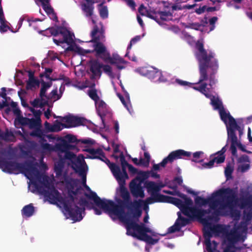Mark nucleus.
<instances>
[{
	"label": "nucleus",
	"instance_id": "f257e3e1",
	"mask_svg": "<svg viewBox=\"0 0 252 252\" xmlns=\"http://www.w3.org/2000/svg\"><path fill=\"white\" fill-rule=\"evenodd\" d=\"M236 191L230 188H221L212 194V196L204 198L197 196L194 199L195 203L199 206L209 204L211 209L215 210L219 206V209L216 210L213 215L218 216L220 210L228 208L232 210L238 201Z\"/></svg>",
	"mask_w": 252,
	"mask_h": 252
},
{
	"label": "nucleus",
	"instance_id": "f03ea898",
	"mask_svg": "<svg viewBox=\"0 0 252 252\" xmlns=\"http://www.w3.org/2000/svg\"><path fill=\"white\" fill-rule=\"evenodd\" d=\"M196 47L198 50L195 56L198 62L199 83L209 80V85L212 87L217 81L215 74L219 68L218 60L215 59V53L212 52L207 53L203 43L197 42Z\"/></svg>",
	"mask_w": 252,
	"mask_h": 252
},
{
	"label": "nucleus",
	"instance_id": "7ed1b4c3",
	"mask_svg": "<svg viewBox=\"0 0 252 252\" xmlns=\"http://www.w3.org/2000/svg\"><path fill=\"white\" fill-rule=\"evenodd\" d=\"M120 187L121 196L123 200L118 201V204H115L111 200V214H114L118 216L121 221L124 220V218H127L125 209H127L128 213L132 215V217L136 220L139 219L141 217L142 211L141 209V203L143 201L141 200L131 201L130 196L125 185Z\"/></svg>",
	"mask_w": 252,
	"mask_h": 252
},
{
	"label": "nucleus",
	"instance_id": "20e7f679",
	"mask_svg": "<svg viewBox=\"0 0 252 252\" xmlns=\"http://www.w3.org/2000/svg\"><path fill=\"white\" fill-rule=\"evenodd\" d=\"M0 168L4 172L9 174H24L29 178L28 175L35 172L38 174V169L32 160H27L24 163H19L15 161H8L5 159L0 161Z\"/></svg>",
	"mask_w": 252,
	"mask_h": 252
},
{
	"label": "nucleus",
	"instance_id": "39448f33",
	"mask_svg": "<svg viewBox=\"0 0 252 252\" xmlns=\"http://www.w3.org/2000/svg\"><path fill=\"white\" fill-rule=\"evenodd\" d=\"M92 40L91 42L94 43L93 45L94 50L86 51V53L95 52V56L97 59H100L105 63H110V54L107 51L106 47L100 42L103 35L102 32L99 30L97 26L94 27L91 33Z\"/></svg>",
	"mask_w": 252,
	"mask_h": 252
},
{
	"label": "nucleus",
	"instance_id": "423d86ee",
	"mask_svg": "<svg viewBox=\"0 0 252 252\" xmlns=\"http://www.w3.org/2000/svg\"><path fill=\"white\" fill-rule=\"evenodd\" d=\"M138 220L135 219H131L128 217L124 218V220L121 221L123 222L126 229V234L136 238L140 240L141 238H145V236L148 235L147 233H149L153 236H156V233L153 231L150 228L147 227L145 225L141 223L140 224H138L135 221Z\"/></svg>",
	"mask_w": 252,
	"mask_h": 252
},
{
	"label": "nucleus",
	"instance_id": "0eeeda50",
	"mask_svg": "<svg viewBox=\"0 0 252 252\" xmlns=\"http://www.w3.org/2000/svg\"><path fill=\"white\" fill-rule=\"evenodd\" d=\"M195 84H200V85L199 86L193 87L192 88L204 94L207 98L210 99L211 103L215 109L219 110L220 111L221 108H224L222 102L218 98H215V96L211 94L210 90L213 85L212 87L210 86V88H208L207 87L208 85L209 86V84H207L205 81L199 83V81L195 83Z\"/></svg>",
	"mask_w": 252,
	"mask_h": 252
},
{
	"label": "nucleus",
	"instance_id": "6e6552de",
	"mask_svg": "<svg viewBox=\"0 0 252 252\" xmlns=\"http://www.w3.org/2000/svg\"><path fill=\"white\" fill-rule=\"evenodd\" d=\"M87 190L89 193L85 192L84 195L89 200L93 201L94 204L97 207L102 209L103 212L110 217V200L101 199L97 194L92 191L89 187L85 185Z\"/></svg>",
	"mask_w": 252,
	"mask_h": 252
},
{
	"label": "nucleus",
	"instance_id": "1a4fd4ad",
	"mask_svg": "<svg viewBox=\"0 0 252 252\" xmlns=\"http://www.w3.org/2000/svg\"><path fill=\"white\" fill-rule=\"evenodd\" d=\"M34 186L38 191L44 195L50 203L53 204H57V202H59L63 204V198L61 196L60 193L57 190L54 186H52L50 189H48L49 190H47L43 188L42 186L34 184Z\"/></svg>",
	"mask_w": 252,
	"mask_h": 252
},
{
	"label": "nucleus",
	"instance_id": "9d476101",
	"mask_svg": "<svg viewBox=\"0 0 252 252\" xmlns=\"http://www.w3.org/2000/svg\"><path fill=\"white\" fill-rule=\"evenodd\" d=\"M59 32L63 36L62 39H57L53 38V41L57 45H59L61 43H65L69 46L66 49V51H73L74 50V41L73 39L74 34L70 32L66 28H60Z\"/></svg>",
	"mask_w": 252,
	"mask_h": 252
},
{
	"label": "nucleus",
	"instance_id": "9b49d317",
	"mask_svg": "<svg viewBox=\"0 0 252 252\" xmlns=\"http://www.w3.org/2000/svg\"><path fill=\"white\" fill-rule=\"evenodd\" d=\"M63 204L64 210L68 213V215L74 221H79L82 220V213L85 211L84 208H80L77 205L72 208L69 203V200H64Z\"/></svg>",
	"mask_w": 252,
	"mask_h": 252
},
{
	"label": "nucleus",
	"instance_id": "f8f14e48",
	"mask_svg": "<svg viewBox=\"0 0 252 252\" xmlns=\"http://www.w3.org/2000/svg\"><path fill=\"white\" fill-rule=\"evenodd\" d=\"M191 153L179 149L173 151L169 153L167 157L164 158L161 162V167H165L168 163H172L175 160L190 157Z\"/></svg>",
	"mask_w": 252,
	"mask_h": 252
},
{
	"label": "nucleus",
	"instance_id": "ddd939ff",
	"mask_svg": "<svg viewBox=\"0 0 252 252\" xmlns=\"http://www.w3.org/2000/svg\"><path fill=\"white\" fill-rule=\"evenodd\" d=\"M244 129V126L238 125L236 121L231 126H227V142L229 140L230 141L232 149H233L234 152L235 151L234 144L236 143V140H238L235 130L238 131L239 137H241L243 134Z\"/></svg>",
	"mask_w": 252,
	"mask_h": 252
},
{
	"label": "nucleus",
	"instance_id": "4468645a",
	"mask_svg": "<svg viewBox=\"0 0 252 252\" xmlns=\"http://www.w3.org/2000/svg\"><path fill=\"white\" fill-rule=\"evenodd\" d=\"M111 172L120 186L126 184V180L128 178L126 169L121 170L120 167L115 163L111 162Z\"/></svg>",
	"mask_w": 252,
	"mask_h": 252
},
{
	"label": "nucleus",
	"instance_id": "2eb2a0df",
	"mask_svg": "<svg viewBox=\"0 0 252 252\" xmlns=\"http://www.w3.org/2000/svg\"><path fill=\"white\" fill-rule=\"evenodd\" d=\"M85 151L91 154V158H97L105 162L110 169V161L105 157L103 150L100 148H88Z\"/></svg>",
	"mask_w": 252,
	"mask_h": 252
},
{
	"label": "nucleus",
	"instance_id": "dca6fc26",
	"mask_svg": "<svg viewBox=\"0 0 252 252\" xmlns=\"http://www.w3.org/2000/svg\"><path fill=\"white\" fill-rule=\"evenodd\" d=\"M127 63L123 58L120 57L117 53H113L111 56V70L113 67H115L120 70L126 68ZM113 77L111 72V77Z\"/></svg>",
	"mask_w": 252,
	"mask_h": 252
},
{
	"label": "nucleus",
	"instance_id": "f3484780",
	"mask_svg": "<svg viewBox=\"0 0 252 252\" xmlns=\"http://www.w3.org/2000/svg\"><path fill=\"white\" fill-rule=\"evenodd\" d=\"M192 205H187L183 209V213L190 219H201V209L192 207Z\"/></svg>",
	"mask_w": 252,
	"mask_h": 252
},
{
	"label": "nucleus",
	"instance_id": "a211bd4d",
	"mask_svg": "<svg viewBox=\"0 0 252 252\" xmlns=\"http://www.w3.org/2000/svg\"><path fill=\"white\" fill-rule=\"evenodd\" d=\"M71 168L77 173H82L83 171L88 170L87 165L83 158L76 157L71 162Z\"/></svg>",
	"mask_w": 252,
	"mask_h": 252
},
{
	"label": "nucleus",
	"instance_id": "6ab92c4d",
	"mask_svg": "<svg viewBox=\"0 0 252 252\" xmlns=\"http://www.w3.org/2000/svg\"><path fill=\"white\" fill-rule=\"evenodd\" d=\"M129 189L133 197L136 198L144 197V191L141 184L136 183L135 181H131L129 184Z\"/></svg>",
	"mask_w": 252,
	"mask_h": 252
},
{
	"label": "nucleus",
	"instance_id": "aec40b11",
	"mask_svg": "<svg viewBox=\"0 0 252 252\" xmlns=\"http://www.w3.org/2000/svg\"><path fill=\"white\" fill-rule=\"evenodd\" d=\"M159 11H156V10H149L145 7L143 4L140 5L138 8V12L142 16H146V17L153 19L156 21L158 24H160L159 18L156 16Z\"/></svg>",
	"mask_w": 252,
	"mask_h": 252
},
{
	"label": "nucleus",
	"instance_id": "412c9836",
	"mask_svg": "<svg viewBox=\"0 0 252 252\" xmlns=\"http://www.w3.org/2000/svg\"><path fill=\"white\" fill-rule=\"evenodd\" d=\"M63 119L68 125V127L84 125L86 121V119L83 118L74 116H66L63 117Z\"/></svg>",
	"mask_w": 252,
	"mask_h": 252
},
{
	"label": "nucleus",
	"instance_id": "4be33fe9",
	"mask_svg": "<svg viewBox=\"0 0 252 252\" xmlns=\"http://www.w3.org/2000/svg\"><path fill=\"white\" fill-rule=\"evenodd\" d=\"M38 174H36L35 172H31L30 174L28 175L29 179L34 177L36 179L42 184L44 187L47 189H50L52 185H51L49 181V178L48 176L42 175L40 174L38 170Z\"/></svg>",
	"mask_w": 252,
	"mask_h": 252
},
{
	"label": "nucleus",
	"instance_id": "5701e85b",
	"mask_svg": "<svg viewBox=\"0 0 252 252\" xmlns=\"http://www.w3.org/2000/svg\"><path fill=\"white\" fill-rule=\"evenodd\" d=\"M90 70L92 73L91 79H94L96 76L100 77L102 73V63H99L97 60H95L90 61Z\"/></svg>",
	"mask_w": 252,
	"mask_h": 252
},
{
	"label": "nucleus",
	"instance_id": "b1692460",
	"mask_svg": "<svg viewBox=\"0 0 252 252\" xmlns=\"http://www.w3.org/2000/svg\"><path fill=\"white\" fill-rule=\"evenodd\" d=\"M95 105L97 113L101 118L104 126H105L104 124L105 117L107 113L106 104L103 101L99 99L95 103Z\"/></svg>",
	"mask_w": 252,
	"mask_h": 252
},
{
	"label": "nucleus",
	"instance_id": "393cba45",
	"mask_svg": "<svg viewBox=\"0 0 252 252\" xmlns=\"http://www.w3.org/2000/svg\"><path fill=\"white\" fill-rule=\"evenodd\" d=\"M55 150L56 151L63 153V151L74 150L78 151L76 145H72L68 143L66 141H63L62 142L57 143L55 145Z\"/></svg>",
	"mask_w": 252,
	"mask_h": 252
},
{
	"label": "nucleus",
	"instance_id": "a878e982",
	"mask_svg": "<svg viewBox=\"0 0 252 252\" xmlns=\"http://www.w3.org/2000/svg\"><path fill=\"white\" fill-rule=\"evenodd\" d=\"M78 204L83 207H86L88 209L91 210L93 209L94 211L95 215H100L102 214V212L103 211L102 209H100L95 206L94 203L89 202L85 198L81 197L79 199Z\"/></svg>",
	"mask_w": 252,
	"mask_h": 252
},
{
	"label": "nucleus",
	"instance_id": "bb28decb",
	"mask_svg": "<svg viewBox=\"0 0 252 252\" xmlns=\"http://www.w3.org/2000/svg\"><path fill=\"white\" fill-rule=\"evenodd\" d=\"M228 245L234 246L241 239V234L236 230H231L226 235Z\"/></svg>",
	"mask_w": 252,
	"mask_h": 252
},
{
	"label": "nucleus",
	"instance_id": "cd10ccee",
	"mask_svg": "<svg viewBox=\"0 0 252 252\" xmlns=\"http://www.w3.org/2000/svg\"><path fill=\"white\" fill-rule=\"evenodd\" d=\"M163 202L170 203L174 204L179 208L182 213L183 212V209H185V207L187 206L182 200L179 198L164 195Z\"/></svg>",
	"mask_w": 252,
	"mask_h": 252
},
{
	"label": "nucleus",
	"instance_id": "c85d7f7f",
	"mask_svg": "<svg viewBox=\"0 0 252 252\" xmlns=\"http://www.w3.org/2000/svg\"><path fill=\"white\" fill-rule=\"evenodd\" d=\"M221 120L227 126H231L236 121V120L229 114L227 113L224 108H221L219 111Z\"/></svg>",
	"mask_w": 252,
	"mask_h": 252
},
{
	"label": "nucleus",
	"instance_id": "c756f323",
	"mask_svg": "<svg viewBox=\"0 0 252 252\" xmlns=\"http://www.w3.org/2000/svg\"><path fill=\"white\" fill-rule=\"evenodd\" d=\"M212 157L214 158L211 159L208 162L205 163L203 164L204 167L211 168L213 167L214 163L216 162L217 164H220L223 163L225 159V156H222L220 154H217Z\"/></svg>",
	"mask_w": 252,
	"mask_h": 252
},
{
	"label": "nucleus",
	"instance_id": "7c9ffc66",
	"mask_svg": "<svg viewBox=\"0 0 252 252\" xmlns=\"http://www.w3.org/2000/svg\"><path fill=\"white\" fill-rule=\"evenodd\" d=\"M82 8L86 16L90 18L92 23L95 24V21L93 17L94 10L93 4L89 2L83 3L82 5Z\"/></svg>",
	"mask_w": 252,
	"mask_h": 252
},
{
	"label": "nucleus",
	"instance_id": "2f4dec72",
	"mask_svg": "<svg viewBox=\"0 0 252 252\" xmlns=\"http://www.w3.org/2000/svg\"><path fill=\"white\" fill-rule=\"evenodd\" d=\"M144 75L152 81L157 82L158 75H160V70L153 68L151 70L146 68L143 69Z\"/></svg>",
	"mask_w": 252,
	"mask_h": 252
},
{
	"label": "nucleus",
	"instance_id": "473e14b6",
	"mask_svg": "<svg viewBox=\"0 0 252 252\" xmlns=\"http://www.w3.org/2000/svg\"><path fill=\"white\" fill-rule=\"evenodd\" d=\"M61 28H65V27L62 26H58L56 28L50 27L47 28L45 30L40 31L39 33L42 34L43 35L49 37L51 35L56 36L60 34V32H59V31Z\"/></svg>",
	"mask_w": 252,
	"mask_h": 252
},
{
	"label": "nucleus",
	"instance_id": "72a5a7b5",
	"mask_svg": "<svg viewBox=\"0 0 252 252\" xmlns=\"http://www.w3.org/2000/svg\"><path fill=\"white\" fill-rule=\"evenodd\" d=\"M145 186L147 191L151 195L160 194L159 193V188L157 184L153 181H148L145 183Z\"/></svg>",
	"mask_w": 252,
	"mask_h": 252
},
{
	"label": "nucleus",
	"instance_id": "f704fd0d",
	"mask_svg": "<svg viewBox=\"0 0 252 252\" xmlns=\"http://www.w3.org/2000/svg\"><path fill=\"white\" fill-rule=\"evenodd\" d=\"M40 83H41V85L39 93L40 97L41 98L42 100H44V97H46L47 99H49L50 98L49 96L46 95V92L47 89L52 86V82H45L42 79H41Z\"/></svg>",
	"mask_w": 252,
	"mask_h": 252
},
{
	"label": "nucleus",
	"instance_id": "c9c22d12",
	"mask_svg": "<svg viewBox=\"0 0 252 252\" xmlns=\"http://www.w3.org/2000/svg\"><path fill=\"white\" fill-rule=\"evenodd\" d=\"M8 29H9V27L6 24L1 5V0H0V31L1 32H7Z\"/></svg>",
	"mask_w": 252,
	"mask_h": 252
},
{
	"label": "nucleus",
	"instance_id": "e433bc0d",
	"mask_svg": "<svg viewBox=\"0 0 252 252\" xmlns=\"http://www.w3.org/2000/svg\"><path fill=\"white\" fill-rule=\"evenodd\" d=\"M164 201V195L163 194H153L151 195V197H148L145 202L146 205L144 206V209L146 207H148V204H152L156 202H163Z\"/></svg>",
	"mask_w": 252,
	"mask_h": 252
},
{
	"label": "nucleus",
	"instance_id": "4c0bfd02",
	"mask_svg": "<svg viewBox=\"0 0 252 252\" xmlns=\"http://www.w3.org/2000/svg\"><path fill=\"white\" fill-rule=\"evenodd\" d=\"M149 171H139L137 173L136 177L132 181H135V182L142 184L145 180L149 177Z\"/></svg>",
	"mask_w": 252,
	"mask_h": 252
},
{
	"label": "nucleus",
	"instance_id": "58836bf2",
	"mask_svg": "<svg viewBox=\"0 0 252 252\" xmlns=\"http://www.w3.org/2000/svg\"><path fill=\"white\" fill-rule=\"evenodd\" d=\"M64 166V161L63 159H60L55 163L54 172L57 177H59L62 175Z\"/></svg>",
	"mask_w": 252,
	"mask_h": 252
},
{
	"label": "nucleus",
	"instance_id": "ea45409f",
	"mask_svg": "<svg viewBox=\"0 0 252 252\" xmlns=\"http://www.w3.org/2000/svg\"><path fill=\"white\" fill-rule=\"evenodd\" d=\"M34 207L32 204L25 206L22 210V215L23 217L29 218L34 213Z\"/></svg>",
	"mask_w": 252,
	"mask_h": 252
},
{
	"label": "nucleus",
	"instance_id": "a19ab883",
	"mask_svg": "<svg viewBox=\"0 0 252 252\" xmlns=\"http://www.w3.org/2000/svg\"><path fill=\"white\" fill-rule=\"evenodd\" d=\"M68 193H72L74 195H77L80 193L82 190L80 187H78L75 182H68L67 183Z\"/></svg>",
	"mask_w": 252,
	"mask_h": 252
},
{
	"label": "nucleus",
	"instance_id": "79ce46f5",
	"mask_svg": "<svg viewBox=\"0 0 252 252\" xmlns=\"http://www.w3.org/2000/svg\"><path fill=\"white\" fill-rule=\"evenodd\" d=\"M205 238L204 244L206 246V250L208 252H213V250L212 248L211 242L210 238L212 237V234L209 231H206L204 233Z\"/></svg>",
	"mask_w": 252,
	"mask_h": 252
},
{
	"label": "nucleus",
	"instance_id": "37998d69",
	"mask_svg": "<svg viewBox=\"0 0 252 252\" xmlns=\"http://www.w3.org/2000/svg\"><path fill=\"white\" fill-rule=\"evenodd\" d=\"M111 147L113 148V153L111 155V158H113L116 162L118 161V158H120L121 154H123V152L119 150L120 145L111 141Z\"/></svg>",
	"mask_w": 252,
	"mask_h": 252
},
{
	"label": "nucleus",
	"instance_id": "c03bdc74",
	"mask_svg": "<svg viewBox=\"0 0 252 252\" xmlns=\"http://www.w3.org/2000/svg\"><path fill=\"white\" fill-rule=\"evenodd\" d=\"M28 118L24 117L22 115L16 117L14 120V125L17 128H20L21 126H27Z\"/></svg>",
	"mask_w": 252,
	"mask_h": 252
},
{
	"label": "nucleus",
	"instance_id": "a18cd8bd",
	"mask_svg": "<svg viewBox=\"0 0 252 252\" xmlns=\"http://www.w3.org/2000/svg\"><path fill=\"white\" fill-rule=\"evenodd\" d=\"M40 81L36 78L29 79L27 81L26 89L27 90H32L35 87H39Z\"/></svg>",
	"mask_w": 252,
	"mask_h": 252
},
{
	"label": "nucleus",
	"instance_id": "49530a36",
	"mask_svg": "<svg viewBox=\"0 0 252 252\" xmlns=\"http://www.w3.org/2000/svg\"><path fill=\"white\" fill-rule=\"evenodd\" d=\"M234 147L235 148V151H233V149H232L231 145H230V150L231 151V154L232 156L237 157V147H238V148L241 150L242 151L247 153H251V152H248L246 150L245 148V146L242 145L240 141L238 140H236V143L234 144Z\"/></svg>",
	"mask_w": 252,
	"mask_h": 252
},
{
	"label": "nucleus",
	"instance_id": "de8ad7c7",
	"mask_svg": "<svg viewBox=\"0 0 252 252\" xmlns=\"http://www.w3.org/2000/svg\"><path fill=\"white\" fill-rule=\"evenodd\" d=\"M63 127L68 128V126L64 124H62L58 120H56L55 123L52 125L51 132H59L62 130Z\"/></svg>",
	"mask_w": 252,
	"mask_h": 252
},
{
	"label": "nucleus",
	"instance_id": "09e8293b",
	"mask_svg": "<svg viewBox=\"0 0 252 252\" xmlns=\"http://www.w3.org/2000/svg\"><path fill=\"white\" fill-rule=\"evenodd\" d=\"M30 135L33 137H37L41 139L43 142L46 141L44 138L43 131L39 128H37L31 132Z\"/></svg>",
	"mask_w": 252,
	"mask_h": 252
},
{
	"label": "nucleus",
	"instance_id": "8fccbe9b",
	"mask_svg": "<svg viewBox=\"0 0 252 252\" xmlns=\"http://www.w3.org/2000/svg\"><path fill=\"white\" fill-rule=\"evenodd\" d=\"M47 104L48 101L45 100L44 99V100H42L41 98H40V99L38 98H35L31 102V104L34 107H40L42 108Z\"/></svg>",
	"mask_w": 252,
	"mask_h": 252
},
{
	"label": "nucleus",
	"instance_id": "3c124183",
	"mask_svg": "<svg viewBox=\"0 0 252 252\" xmlns=\"http://www.w3.org/2000/svg\"><path fill=\"white\" fill-rule=\"evenodd\" d=\"M119 97L120 98V99L121 100V102H122L123 104L125 106V107L127 109L128 111H130V109L131 108V104H130V98L129 95L127 94L126 95V98L127 99V101H126L123 95L119 94H118Z\"/></svg>",
	"mask_w": 252,
	"mask_h": 252
},
{
	"label": "nucleus",
	"instance_id": "603ef678",
	"mask_svg": "<svg viewBox=\"0 0 252 252\" xmlns=\"http://www.w3.org/2000/svg\"><path fill=\"white\" fill-rule=\"evenodd\" d=\"M176 221L178 222V224L181 228L182 227L185 226L186 225L189 224L190 222V220L189 219L182 217L180 213H178V218L176 220Z\"/></svg>",
	"mask_w": 252,
	"mask_h": 252
},
{
	"label": "nucleus",
	"instance_id": "864d4df0",
	"mask_svg": "<svg viewBox=\"0 0 252 252\" xmlns=\"http://www.w3.org/2000/svg\"><path fill=\"white\" fill-rule=\"evenodd\" d=\"M176 194L181 198L182 199L184 200V201H183L185 204L187 205H192L193 204V201L191 200L190 198L188 197L187 196L179 191H177L176 193Z\"/></svg>",
	"mask_w": 252,
	"mask_h": 252
},
{
	"label": "nucleus",
	"instance_id": "5fc2aeb1",
	"mask_svg": "<svg viewBox=\"0 0 252 252\" xmlns=\"http://www.w3.org/2000/svg\"><path fill=\"white\" fill-rule=\"evenodd\" d=\"M140 240L144 241L150 245H155L158 242L159 239H154L150 235H146L145 236V238H141V240Z\"/></svg>",
	"mask_w": 252,
	"mask_h": 252
},
{
	"label": "nucleus",
	"instance_id": "6e6d98bb",
	"mask_svg": "<svg viewBox=\"0 0 252 252\" xmlns=\"http://www.w3.org/2000/svg\"><path fill=\"white\" fill-rule=\"evenodd\" d=\"M2 138L5 141H14L15 139V136L11 131L7 130L2 135Z\"/></svg>",
	"mask_w": 252,
	"mask_h": 252
},
{
	"label": "nucleus",
	"instance_id": "4d7b16f0",
	"mask_svg": "<svg viewBox=\"0 0 252 252\" xmlns=\"http://www.w3.org/2000/svg\"><path fill=\"white\" fill-rule=\"evenodd\" d=\"M63 141H66L68 143H75L76 145H78L79 140H78L74 135L67 134L65 136V140Z\"/></svg>",
	"mask_w": 252,
	"mask_h": 252
},
{
	"label": "nucleus",
	"instance_id": "13d9d810",
	"mask_svg": "<svg viewBox=\"0 0 252 252\" xmlns=\"http://www.w3.org/2000/svg\"><path fill=\"white\" fill-rule=\"evenodd\" d=\"M141 39V36L140 35H137L132 38L130 41L129 45L127 48V52L125 55V57H127L129 54V50L131 49L132 45L133 44L136 43L137 42L139 41Z\"/></svg>",
	"mask_w": 252,
	"mask_h": 252
},
{
	"label": "nucleus",
	"instance_id": "bf43d9fd",
	"mask_svg": "<svg viewBox=\"0 0 252 252\" xmlns=\"http://www.w3.org/2000/svg\"><path fill=\"white\" fill-rule=\"evenodd\" d=\"M120 158H118V161L121 162V165H122V170L126 169V167L127 168L129 166V165H130L129 164L126 160L125 157L124 155V154H121L120 155Z\"/></svg>",
	"mask_w": 252,
	"mask_h": 252
},
{
	"label": "nucleus",
	"instance_id": "052dcab7",
	"mask_svg": "<svg viewBox=\"0 0 252 252\" xmlns=\"http://www.w3.org/2000/svg\"><path fill=\"white\" fill-rule=\"evenodd\" d=\"M28 126H29L30 128H35L38 126L40 125L41 122L34 119H29L28 120Z\"/></svg>",
	"mask_w": 252,
	"mask_h": 252
},
{
	"label": "nucleus",
	"instance_id": "680f3d73",
	"mask_svg": "<svg viewBox=\"0 0 252 252\" xmlns=\"http://www.w3.org/2000/svg\"><path fill=\"white\" fill-rule=\"evenodd\" d=\"M88 94L89 96L94 101L95 103H96L98 100H99V97L97 94V92L96 90H90L89 91Z\"/></svg>",
	"mask_w": 252,
	"mask_h": 252
},
{
	"label": "nucleus",
	"instance_id": "e2e57ef3",
	"mask_svg": "<svg viewBox=\"0 0 252 252\" xmlns=\"http://www.w3.org/2000/svg\"><path fill=\"white\" fill-rule=\"evenodd\" d=\"M158 14L160 15V18H159V21H166L167 17L168 16H171L172 15V13L170 11H160L158 12Z\"/></svg>",
	"mask_w": 252,
	"mask_h": 252
},
{
	"label": "nucleus",
	"instance_id": "0e129e2a",
	"mask_svg": "<svg viewBox=\"0 0 252 252\" xmlns=\"http://www.w3.org/2000/svg\"><path fill=\"white\" fill-rule=\"evenodd\" d=\"M233 171V168L230 166V164H227L224 170L225 175L227 179L232 178Z\"/></svg>",
	"mask_w": 252,
	"mask_h": 252
},
{
	"label": "nucleus",
	"instance_id": "69168bd1",
	"mask_svg": "<svg viewBox=\"0 0 252 252\" xmlns=\"http://www.w3.org/2000/svg\"><path fill=\"white\" fill-rule=\"evenodd\" d=\"M63 153H64V158L69 160L71 162L77 157L75 154L69 151H63Z\"/></svg>",
	"mask_w": 252,
	"mask_h": 252
},
{
	"label": "nucleus",
	"instance_id": "338daca9",
	"mask_svg": "<svg viewBox=\"0 0 252 252\" xmlns=\"http://www.w3.org/2000/svg\"><path fill=\"white\" fill-rule=\"evenodd\" d=\"M181 228L178 224V222L175 221L174 225L168 228L167 230V233H173L176 231H179Z\"/></svg>",
	"mask_w": 252,
	"mask_h": 252
},
{
	"label": "nucleus",
	"instance_id": "774afa93",
	"mask_svg": "<svg viewBox=\"0 0 252 252\" xmlns=\"http://www.w3.org/2000/svg\"><path fill=\"white\" fill-rule=\"evenodd\" d=\"M100 16L101 18L104 19L108 17V9L106 6H100L99 9Z\"/></svg>",
	"mask_w": 252,
	"mask_h": 252
}]
</instances>
